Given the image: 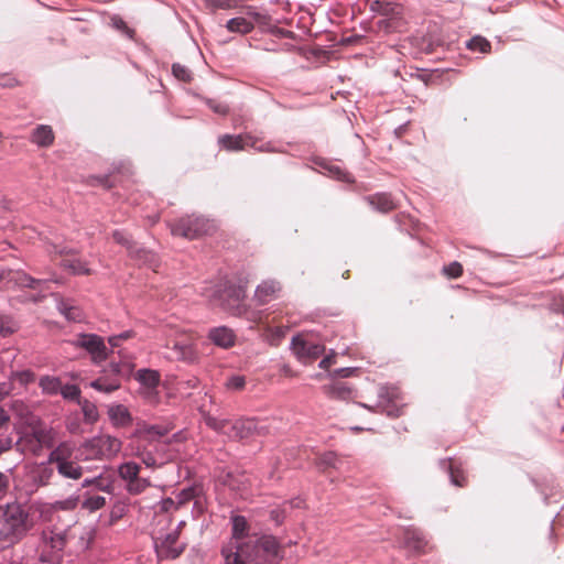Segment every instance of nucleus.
<instances>
[{
  "mask_svg": "<svg viewBox=\"0 0 564 564\" xmlns=\"http://www.w3.org/2000/svg\"><path fill=\"white\" fill-rule=\"evenodd\" d=\"M35 520L26 503L13 500L0 505V542L17 544L34 528Z\"/></svg>",
  "mask_w": 564,
  "mask_h": 564,
  "instance_id": "nucleus-1",
  "label": "nucleus"
},
{
  "mask_svg": "<svg viewBox=\"0 0 564 564\" xmlns=\"http://www.w3.org/2000/svg\"><path fill=\"white\" fill-rule=\"evenodd\" d=\"M112 238H113V240H115L117 243H119V245H121V246L126 247V248H127V250H128V252H129V254H133V253H132V247H133L134 242H133L129 237H127V236L124 235V232H122V231H120V230H115V231L112 232Z\"/></svg>",
  "mask_w": 564,
  "mask_h": 564,
  "instance_id": "nucleus-48",
  "label": "nucleus"
},
{
  "mask_svg": "<svg viewBox=\"0 0 564 564\" xmlns=\"http://www.w3.org/2000/svg\"><path fill=\"white\" fill-rule=\"evenodd\" d=\"M18 283L22 286H28V288H31V289H34L37 284L41 283L40 280H35L26 274H21L20 278L17 280Z\"/></svg>",
  "mask_w": 564,
  "mask_h": 564,
  "instance_id": "nucleus-60",
  "label": "nucleus"
},
{
  "mask_svg": "<svg viewBox=\"0 0 564 564\" xmlns=\"http://www.w3.org/2000/svg\"><path fill=\"white\" fill-rule=\"evenodd\" d=\"M401 12H402V7L400 4L386 1L383 3L381 15L394 19L398 15H400Z\"/></svg>",
  "mask_w": 564,
  "mask_h": 564,
  "instance_id": "nucleus-46",
  "label": "nucleus"
},
{
  "mask_svg": "<svg viewBox=\"0 0 564 564\" xmlns=\"http://www.w3.org/2000/svg\"><path fill=\"white\" fill-rule=\"evenodd\" d=\"M404 544L408 549L420 552L421 550V540L414 536V533L410 530L404 532Z\"/></svg>",
  "mask_w": 564,
  "mask_h": 564,
  "instance_id": "nucleus-51",
  "label": "nucleus"
},
{
  "mask_svg": "<svg viewBox=\"0 0 564 564\" xmlns=\"http://www.w3.org/2000/svg\"><path fill=\"white\" fill-rule=\"evenodd\" d=\"M245 384L246 379L242 376H232L226 382V387L231 390H241L245 388Z\"/></svg>",
  "mask_w": 564,
  "mask_h": 564,
  "instance_id": "nucleus-57",
  "label": "nucleus"
},
{
  "mask_svg": "<svg viewBox=\"0 0 564 564\" xmlns=\"http://www.w3.org/2000/svg\"><path fill=\"white\" fill-rule=\"evenodd\" d=\"M467 47L471 51H478L480 53L489 52L491 45L490 43L482 36H474L467 42Z\"/></svg>",
  "mask_w": 564,
  "mask_h": 564,
  "instance_id": "nucleus-36",
  "label": "nucleus"
},
{
  "mask_svg": "<svg viewBox=\"0 0 564 564\" xmlns=\"http://www.w3.org/2000/svg\"><path fill=\"white\" fill-rule=\"evenodd\" d=\"M30 427L31 431L25 433L21 440L30 444V449L34 455H39L43 448H53L56 445L57 432L54 429L40 424L39 420Z\"/></svg>",
  "mask_w": 564,
  "mask_h": 564,
  "instance_id": "nucleus-5",
  "label": "nucleus"
},
{
  "mask_svg": "<svg viewBox=\"0 0 564 564\" xmlns=\"http://www.w3.org/2000/svg\"><path fill=\"white\" fill-rule=\"evenodd\" d=\"M39 386L46 394H57L61 390L62 382L57 377L44 376L40 379Z\"/></svg>",
  "mask_w": 564,
  "mask_h": 564,
  "instance_id": "nucleus-31",
  "label": "nucleus"
},
{
  "mask_svg": "<svg viewBox=\"0 0 564 564\" xmlns=\"http://www.w3.org/2000/svg\"><path fill=\"white\" fill-rule=\"evenodd\" d=\"M75 345L84 348L90 355L94 364H100L108 358L109 350L104 338L96 334H80Z\"/></svg>",
  "mask_w": 564,
  "mask_h": 564,
  "instance_id": "nucleus-7",
  "label": "nucleus"
},
{
  "mask_svg": "<svg viewBox=\"0 0 564 564\" xmlns=\"http://www.w3.org/2000/svg\"><path fill=\"white\" fill-rule=\"evenodd\" d=\"M28 507H29L30 513H32V516L34 513H37L39 519L44 522L51 521L53 513L55 511L53 505L46 503V502H41V501H34V502L28 505Z\"/></svg>",
  "mask_w": 564,
  "mask_h": 564,
  "instance_id": "nucleus-24",
  "label": "nucleus"
},
{
  "mask_svg": "<svg viewBox=\"0 0 564 564\" xmlns=\"http://www.w3.org/2000/svg\"><path fill=\"white\" fill-rule=\"evenodd\" d=\"M47 457V464L58 465L61 463L70 460L75 451V445L72 442H61L51 448Z\"/></svg>",
  "mask_w": 564,
  "mask_h": 564,
  "instance_id": "nucleus-14",
  "label": "nucleus"
},
{
  "mask_svg": "<svg viewBox=\"0 0 564 564\" xmlns=\"http://www.w3.org/2000/svg\"><path fill=\"white\" fill-rule=\"evenodd\" d=\"M94 486L96 489L105 491V492H111L113 489V481L109 477L105 476H97L91 479H85L82 484L83 488H87Z\"/></svg>",
  "mask_w": 564,
  "mask_h": 564,
  "instance_id": "nucleus-27",
  "label": "nucleus"
},
{
  "mask_svg": "<svg viewBox=\"0 0 564 564\" xmlns=\"http://www.w3.org/2000/svg\"><path fill=\"white\" fill-rule=\"evenodd\" d=\"M20 85V82L11 74H0V86L3 88H13Z\"/></svg>",
  "mask_w": 564,
  "mask_h": 564,
  "instance_id": "nucleus-58",
  "label": "nucleus"
},
{
  "mask_svg": "<svg viewBox=\"0 0 564 564\" xmlns=\"http://www.w3.org/2000/svg\"><path fill=\"white\" fill-rule=\"evenodd\" d=\"M207 106L215 112L221 116H226L229 112V107L218 100L215 99H208Z\"/></svg>",
  "mask_w": 564,
  "mask_h": 564,
  "instance_id": "nucleus-52",
  "label": "nucleus"
},
{
  "mask_svg": "<svg viewBox=\"0 0 564 564\" xmlns=\"http://www.w3.org/2000/svg\"><path fill=\"white\" fill-rule=\"evenodd\" d=\"M166 358L177 361L193 362L197 355L189 341L172 340L166 344Z\"/></svg>",
  "mask_w": 564,
  "mask_h": 564,
  "instance_id": "nucleus-10",
  "label": "nucleus"
},
{
  "mask_svg": "<svg viewBox=\"0 0 564 564\" xmlns=\"http://www.w3.org/2000/svg\"><path fill=\"white\" fill-rule=\"evenodd\" d=\"M286 512H288L286 503L283 502L281 506H279L270 511V519L272 521H274L275 524L281 525L286 518Z\"/></svg>",
  "mask_w": 564,
  "mask_h": 564,
  "instance_id": "nucleus-44",
  "label": "nucleus"
},
{
  "mask_svg": "<svg viewBox=\"0 0 564 564\" xmlns=\"http://www.w3.org/2000/svg\"><path fill=\"white\" fill-rule=\"evenodd\" d=\"M90 387L106 393L113 392L119 389V383H105L102 380L97 379L90 382Z\"/></svg>",
  "mask_w": 564,
  "mask_h": 564,
  "instance_id": "nucleus-50",
  "label": "nucleus"
},
{
  "mask_svg": "<svg viewBox=\"0 0 564 564\" xmlns=\"http://www.w3.org/2000/svg\"><path fill=\"white\" fill-rule=\"evenodd\" d=\"M51 464L42 463L34 470V481L40 486L50 485L53 476L54 469L50 466Z\"/></svg>",
  "mask_w": 564,
  "mask_h": 564,
  "instance_id": "nucleus-25",
  "label": "nucleus"
},
{
  "mask_svg": "<svg viewBox=\"0 0 564 564\" xmlns=\"http://www.w3.org/2000/svg\"><path fill=\"white\" fill-rule=\"evenodd\" d=\"M108 415L116 425L120 426L129 425L132 421L128 408L122 404L111 405L108 410Z\"/></svg>",
  "mask_w": 564,
  "mask_h": 564,
  "instance_id": "nucleus-20",
  "label": "nucleus"
},
{
  "mask_svg": "<svg viewBox=\"0 0 564 564\" xmlns=\"http://www.w3.org/2000/svg\"><path fill=\"white\" fill-rule=\"evenodd\" d=\"M119 476L128 484L140 477V466L134 462H127L119 466Z\"/></svg>",
  "mask_w": 564,
  "mask_h": 564,
  "instance_id": "nucleus-30",
  "label": "nucleus"
},
{
  "mask_svg": "<svg viewBox=\"0 0 564 564\" xmlns=\"http://www.w3.org/2000/svg\"><path fill=\"white\" fill-rule=\"evenodd\" d=\"M73 539H79V546L87 547L89 541L93 539V532L90 529L80 524H75L64 531L56 529L43 530L41 533L40 562L58 564L61 552L66 546L67 541Z\"/></svg>",
  "mask_w": 564,
  "mask_h": 564,
  "instance_id": "nucleus-2",
  "label": "nucleus"
},
{
  "mask_svg": "<svg viewBox=\"0 0 564 564\" xmlns=\"http://www.w3.org/2000/svg\"><path fill=\"white\" fill-rule=\"evenodd\" d=\"M177 502L171 498H166L161 501L160 509L161 511L169 512L172 509H176Z\"/></svg>",
  "mask_w": 564,
  "mask_h": 564,
  "instance_id": "nucleus-63",
  "label": "nucleus"
},
{
  "mask_svg": "<svg viewBox=\"0 0 564 564\" xmlns=\"http://www.w3.org/2000/svg\"><path fill=\"white\" fill-rule=\"evenodd\" d=\"M221 554L225 557L226 564H246L242 560L243 554L241 553L238 544L230 543L229 545L224 546Z\"/></svg>",
  "mask_w": 564,
  "mask_h": 564,
  "instance_id": "nucleus-26",
  "label": "nucleus"
},
{
  "mask_svg": "<svg viewBox=\"0 0 564 564\" xmlns=\"http://www.w3.org/2000/svg\"><path fill=\"white\" fill-rule=\"evenodd\" d=\"M55 135L51 126H37L31 135V141L41 148H48L54 143Z\"/></svg>",
  "mask_w": 564,
  "mask_h": 564,
  "instance_id": "nucleus-17",
  "label": "nucleus"
},
{
  "mask_svg": "<svg viewBox=\"0 0 564 564\" xmlns=\"http://www.w3.org/2000/svg\"><path fill=\"white\" fill-rule=\"evenodd\" d=\"M10 408L12 412L21 420H23L29 426L36 423L37 417L33 415L30 408L21 400H14L11 402Z\"/></svg>",
  "mask_w": 564,
  "mask_h": 564,
  "instance_id": "nucleus-23",
  "label": "nucleus"
},
{
  "mask_svg": "<svg viewBox=\"0 0 564 564\" xmlns=\"http://www.w3.org/2000/svg\"><path fill=\"white\" fill-rule=\"evenodd\" d=\"M134 378L140 382V388H158L161 381L160 372L153 369H140Z\"/></svg>",
  "mask_w": 564,
  "mask_h": 564,
  "instance_id": "nucleus-19",
  "label": "nucleus"
},
{
  "mask_svg": "<svg viewBox=\"0 0 564 564\" xmlns=\"http://www.w3.org/2000/svg\"><path fill=\"white\" fill-rule=\"evenodd\" d=\"M170 429L160 425H151L145 430L148 435L164 436L169 433Z\"/></svg>",
  "mask_w": 564,
  "mask_h": 564,
  "instance_id": "nucleus-61",
  "label": "nucleus"
},
{
  "mask_svg": "<svg viewBox=\"0 0 564 564\" xmlns=\"http://www.w3.org/2000/svg\"><path fill=\"white\" fill-rule=\"evenodd\" d=\"M169 227L173 236L191 240L198 239L204 236H210L217 229V226L213 220L198 215L181 217L177 220L170 223Z\"/></svg>",
  "mask_w": 564,
  "mask_h": 564,
  "instance_id": "nucleus-4",
  "label": "nucleus"
},
{
  "mask_svg": "<svg viewBox=\"0 0 564 564\" xmlns=\"http://www.w3.org/2000/svg\"><path fill=\"white\" fill-rule=\"evenodd\" d=\"M365 200L376 210L380 213H389L397 208V204L390 194L378 193L368 195Z\"/></svg>",
  "mask_w": 564,
  "mask_h": 564,
  "instance_id": "nucleus-16",
  "label": "nucleus"
},
{
  "mask_svg": "<svg viewBox=\"0 0 564 564\" xmlns=\"http://www.w3.org/2000/svg\"><path fill=\"white\" fill-rule=\"evenodd\" d=\"M106 506V498L99 495H87V497L82 502V508L89 511L95 512L100 510Z\"/></svg>",
  "mask_w": 564,
  "mask_h": 564,
  "instance_id": "nucleus-33",
  "label": "nucleus"
},
{
  "mask_svg": "<svg viewBox=\"0 0 564 564\" xmlns=\"http://www.w3.org/2000/svg\"><path fill=\"white\" fill-rule=\"evenodd\" d=\"M134 333L132 330H126L119 335L110 336L108 338V343L111 345V347H118L120 340H127L131 337H133Z\"/></svg>",
  "mask_w": 564,
  "mask_h": 564,
  "instance_id": "nucleus-59",
  "label": "nucleus"
},
{
  "mask_svg": "<svg viewBox=\"0 0 564 564\" xmlns=\"http://www.w3.org/2000/svg\"><path fill=\"white\" fill-rule=\"evenodd\" d=\"M226 26H227L228 31L240 33V34H247L253 30L252 22H250L246 18H241V17L230 19L227 22Z\"/></svg>",
  "mask_w": 564,
  "mask_h": 564,
  "instance_id": "nucleus-29",
  "label": "nucleus"
},
{
  "mask_svg": "<svg viewBox=\"0 0 564 564\" xmlns=\"http://www.w3.org/2000/svg\"><path fill=\"white\" fill-rule=\"evenodd\" d=\"M149 486H150V482L148 479L138 477L127 484V490L131 495H139V494L143 492Z\"/></svg>",
  "mask_w": 564,
  "mask_h": 564,
  "instance_id": "nucleus-39",
  "label": "nucleus"
},
{
  "mask_svg": "<svg viewBox=\"0 0 564 564\" xmlns=\"http://www.w3.org/2000/svg\"><path fill=\"white\" fill-rule=\"evenodd\" d=\"M218 143L227 151H240L247 147L257 148V138L250 134H224L219 137Z\"/></svg>",
  "mask_w": 564,
  "mask_h": 564,
  "instance_id": "nucleus-11",
  "label": "nucleus"
},
{
  "mask_svg": "<svg viewBox=\"0 0 564 564\" xmlns=\"http://www.w3.org/2000/svg\"><path fill=\"white\" fill-rule=\"evenodd\" d=\"M12 448V438L7 437H0V455L10 451Z\"/></svg>",
  "mask_w": 564,
  "mask_h": 564,
  "instance_id": "nucleus-64",
  "label": "nucleus"
},
{
  "mask_svg": "<svg viewBox=\"0 0 564 564\" xmlns=\"http://www.w3.org/2000/svg\"><path fill=\"white\" fill-rule=\"evenodd\" d=\"M78 498H68L66 500L53 503L55 510H74L77 507Z\"/></svg>",
  "mask_w": 564,
  "mask_h": 564,
  "instance_id": "nucleus-53",
  "label": "nucleus"
},
{
  "mask_svg": "<svg viewBox=\"0 0 564 564\" xmlns=\"http://www.w3.org/2000/svg\"><path fill=\"white\" fill-rule=\"evenodd\" d=\"M172 73L175 78H177L178 80H182L184 83H188L192 80L191 70L186 66H184L180 63H175L172 65Z\"/></svg>",
  "mask_w": 564,
  "mask_h": 564,
  "instance_id": "nucleus-41",
  "label": "nucleus"
},
{
  "mask_svg": "<svg viewBox=\"0 0 564 564\" xmlns=\"http://www.w3.org/2000/svg\"><path fill=\"white\" fill-rule=\"evenodd\" d=\"M61 265L70 270L74 274H91L93 271L88 268V263L80 259H63Z\"/></svg>",
  "mask_w": 564,
  "mask_h": 564,
  "instance_id": "nucleus-28",
  "label": "nucleus"
},
{
  "mask_svg": "<svg viewBox=\"0 0 564 564\" xmlns=\"http://www.w3.org/2000/svg\"><path fill=\"white\" fill-rule=\"evenodd\" d=\"M225 294L231 297L237 305L245 299V291L241 288H227Z\"/></svg>",
  "mask_w": 564,
  "mask_h": 564,
  "instance_id": "nucleus-54",
  "label": "nucleus"
},
{
  "mask_svg": "<svg viewBox=\"0 0 564 564\" xmlns=\"http://www.w3.org/2000/svg\"><path fill=\"white\" fill-rule=\"evenodd\" d=\"M138 456L141 458L142 463L147 466V467H154L156 465V460L155 458L153 457V455L149 452H142V453H138Z\"/></svg>",
  "mask_w": 564,
  "mask_h": 564,
  "instance_id": "nucleus-62",
  "label": "nucleus"
},
{
  "mask_svg": "<svg viewBox=\"0 0 564 564\" xmlns=\"http://www.w3.org/2000/svg\"><path fill=\"white\" fill-rule=\"evenodd\" d=\"M282 286L278 281L268 280L263 281L254 292V299L258 304L263 305L275 299H278L279 293L281 292Z\"/></svg>",
  "mask_w": 564,
  "mask_h": 564,
  "instance_id": "nucleus-12",
  "label": "nucleus"
},
{
  "mask_svg": "<svg viewBox=\"0 0 564 564\" xmlns=\"http://www.w3.org/2000/svg\"><path fill=\"white\" fill-rule=\"evenodd\" d=\"M132 253L133 254H129V256L132 259H135V260H138L141 263L151 264L154 261V254L153 253H151L148 250H144V249H141V248H137L135 243L132 247Z\"/></svg>",
  "mask_w": 564,
  "mask_h": 564,
  "instance_id": "nucleus-38",
  "label": "nucleus"
},
{
  "mask_svg": "<svg viewBox=\"0 0 564 564\" xmlns=\"http://www.w3.org/2000/svg\"><path fill=\"white\" fill-rule=\"evenodd\" d=\"M195 496V490L193 488L183 489L176 497V509H178L181 506L185 505L189 500H192Z\"/></svg>",
  "mask_w": 564,
  "mask_h": 564,
  "instance_id": "nucleus-56",
  "label": "nucleus"
},
{
  "mask_svg": "<svg viewBox=\"0 0 564 564\" xmlns=\"http://www.w3.org/2000/svg\"><path fill=\"white\" fill-rule=\"evenodd\" d=\"M57 308L68 321L78 322L82 319V311L67 301H59Z\"/></svg>",
  "mask_w": 564,
  "mask_h": 564,
  "instance_id": "nucleus-32",
  "label": "nucleus"
},
{
  "mask_svg": "<svg viewBox=\"0 0 564 564\" xmlns=\"http://www.w3.org/2000/svg\"><path fill=\"white\" fill-rule=\"evenodd\" d=\"M11 380H17L21 386H28L35 381V373L31 370L12 371Z\"/></svg>",
  "mask_w": 564,
  "mask_h": 564,
  "instance_id": "nucleus-37",
  "label": "nucleus"
},
{
  "mask_svg": "<svg viewBox=\"0 0 564 564\" xmlns=\"http://www.w3.org/2000/svg\"><path fill=\"white\" fill-rule=\"evenodd\" d=\"M11 488V473L0 470V501L3 500L10 492Z\"/></svg>",
  "mask_w": 564,
  "mask_h": 564,
  "instance_id": "nucleus-42",
  "label": "nucleus"
},
{
  "mask_svg": "<svg viewBox=\"0 0 564 564\" xmlns=\"http://www.w3.org/2000/svg\"><path fill=\"white\" fill-rule=\"evenodd\" d=\"M261 549L263 561H265L267 557H282V546L280 542L276 540L273 535H262L254 540Z\"/></svg>",
  "mask_w": 564,
  "mask_h": 564,
  "instance_id": "nucleus-15",
  "label": "nucleus"
},
{
  "mask_svg": "<svg viewBox=\"0 0 564 564\" xmlns=\"http://www.w3.org/2000/svg\"><path fill=\"white\" fill-rule=\"evenodd\" d=\"M208 337L215 345L223 348H229L235 343L232 330L225 326L213 328Z\"/></svg>",
  "mask_w": 564,
  "mask_h": 564,
  "instance_id": "nucleus-18",
  "label": "nucleus"
},
{
  "mask_svg": "<svg viewBox=\"0 0 564 564\" xmlns=\"http://www.w3.org/2000/svg\"><path fill=\"white\" fill-rule=\"evenodd\" d=\"M85 447L100 457H112L121 449V442L110 435H100L86 442Z\"/></svg>",
  "mask_w": 564,
  "mask_h": 564,
  "instance_id": "nucleus-9",
  "label": "nucleus"
},
{
  "mask_svg": "<svg viewBox=\"0 0 564 564\" xmlns=\"http://www.w3.org/2000/svg\"><path fill=\"white\" fill-rule=\"evenodd\" d=\"M241 553L243 554V558L254 564H262L263 555L261 549H259L256 541H248L243 544L238 545Z\"/></svg>",
  "mask_w": 564,
  "mask_h": 564,
  "instance_id": "nucleus-21",
  "label": "nucleus"
},
{
  "mask_svg": "<svg viewBox=\"0 0 564 564\" xmlns=\"http://www.w3.org/2000/svg\"><path fill=\"white\" fill-rule=\"evenodd\" d=\"M139 394L150 404H156L160 399L158 388H140Z\"/></svg>",
  "mask_w": 564,
  "mask_h": 564,
  "instance_id": "nucleus-49",
  "label": "nucleus"
},
{
  "mask_svg": "<svg viewBox=\"0 0 564 564\" xmlns=\"http://www.w3.org/2000/svg\"><path fill=\"white\" fill-rule=\"evenodd\" d=\"M207 426L219 434L234 441H241L253 435L264 436L269 434V427L264 422L256 419H218L210 414L204 416Z\"/></svg>",
  "mask_w": 564,
  "mask_h": 564,
  "instance_id": "nucleus-3",
  "label": "nucleus"
},
{
  "mask_svg": "<svg viewBox=\"0 0 564 564\" xmlns=\"http://www.w3.org/2000/svg\"><path fill=\"white\" fill-rule=\"evenodd\" d=\"M291 349L296 358L304 364L313 362L325 351L324 345L317 344L302 334L292 338Z\"/></svg>",
  "mask_w": 564,
  "mask_h": 564,
  "instance_id": "nucleus-6",
  "label": "nucleus"
},
{
  "mask_svg": "<svg viewBox=\"0 0 564 564\" xmlns=\"http://www.w3.org/2000/svg\"><path fill=\"white\" fill-rule=\"evenodd\" d=\"M248 530V522L245 517L236 516L232 518V539L240 540Z\"/></svg>",
  "mask_w": 564,
  "mask_h": 564,
  "instance_id": "nucleus-34",
  "label": "nucleus"
},
{
  "mask_svg": "<svg viewBox=\"0 0 564 564\" xmlns=\"http://www.w3.org/2000/svg\"><path fill=\"white\" fill-rule=\"evenodd\" d=\"M444 273L449 278H458L463 273V267L458 262H452L451 264L444 267L443 269Z\"/></svg>",
  "mask_w": 564,
  "mask_h": 564,
  "instance_id": "nucleus-55",
  "label": "nucleus"
},
{
  "mask_svg": "<svg viewBox=\"0 0 564 564\" xmlns=\"http://www.w3.org/2000/svg\"><path fill=\"white\" fill-rule=\"evenodd\" d=\"M451 482L457 487L465 486V476L463 471L455 467L452 462L448 463Z\"/></svg>",
  "mask_w": 564,
  "mask_h": 564,
  "instance_id": "nucleus-43",
  "label": "nucleus"
},
{
  "mask_svg": "<svg viewBox=\"0 0 564 564\" xmlns=\"http://www.w3.org/2000/svg\"><path fill=\"white\" fill-rule=\"evenodd\" d=\"M56 469L61 476L73 480L82 478L84 473L83 467L72 459L56 465Z\"/></svg>",
  "mask_w": 564,
  "mask_h": 564,
  "instance_id": "nucleus-22",
  "label": "nucleus"
},
{
  "mask_svg": "<svg viewBox=\"0 0 564 564\" xmlns=\"http://www.w3.org/2000/svg\"><path fill=\"white\" fill-rule=\"evenodd\" d=\"M180 532L177 529L167 533L163 539H156L155 550L159 558L175 560L185 550V544L178 542Z\"/></svg>",
  "mask_w": 564,
  "mask_h": 564,
  "instance_id": "nucleus-8",
  "label": "nucleus"
},
{
  "mask_svg": "<svg viewBox=\"0 0 564 564\" xmlns=\"http://www.w3.org/2000/svg\"><path fill=\"white\" fill-rule=\"evenodd\" d=\"M17 329L15 323L9 316H0V334L9 336Z\"/></svg>",
  "mask_w": 564,
  "mask_h": 564,
  "instance_id": "nucleus-45",
  "label": "nucleus"
},
{
  "mask_svg": "<svg viewBox=\"0 0 564 564\" xmlns=\"http://www.w3.org/2000/svg\"><path fill=\"white\" fill-rule=\"evenodd\" d=\"M59 392L67 400H77L80 401V390L75 384H66L65 387H61Z\"/></svg>",
  "mask_w": 564,
  "mask_h": 564,
  "instance_id": "nucleus-47",
  "label": "nucleus"
},
{
  "mask_svg": "<svg viewBox=\"0 0 564 564\" xmlns=\"http://www.w3.org/2000/svg\"><path fill=\"white\" fill-rule=\"evenodd\" d=\"M82 406V411L86 422L94 423L98 420L99 414L96 405L88 400H80L78 402Z\"/></svg>",
  "mask_w": 564,
  "mask_h": 564,
  "instance_id": "nucleus-35",
  "label": "nucleus"
},
{
  "mask_svg": "<svg viewBox=\"0 0 564 564\" xmlns=\"http://www.w3.org/2000/svg\"><path fill=\"white\" fill-rule=\"evenodd\" d=\"M324 393L334 400L347 401L356 395V391L351 386L344 381H335L323 387Z\"/></svg>",
  "mask_w": 564,
  "mask_h": 564,
  "instance_id": "nucleus-13",
  "label": "nucleus"
},
{
  "mask_svg": "<svg viewBox=\"0 0 564 564\" xmlns=\"http://www.w3.org/2000/svg\"><path fill=\"white\" fill-rule=\"evenodd\" d=\"M339 458L333 452L325 453L318 459V466L323 469V471L328 468H338Z\"/></svg>",
  "mask_w": 564,
  "mask_h": 564,
  "instance_id": "nucleus-40",
  "label": "nucleus"
}]
</instances>
